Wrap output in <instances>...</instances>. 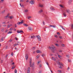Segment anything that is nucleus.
<instances>
[{"mask_svg":"<svg viewBox=\"0 0 73 73\" xmlns=\"http://www.w3.org/2000/svg\"><path fill=\"white\" fill-rule=\"evenodd\" d=\"M32 59H30V67H31L32 69H34V67H35V65L34 64L35 63L33 62V64L31 65L32 63Z\"/></svg>","mask_w":73,"mask_h":73,"instance_id":"f257e3e1","label":"nucleus"},{"mask_svg":"<svg viewBox=\"0 0 73 73\" xmlns=\"http://www.w3.org/2000/svg\"><path fill=\"white\" fill-rule=\"evenodd\" d=\"M55 47H54V46H52V47H49V49L50 50H51L53 52V53H54V50L56 51L57 50L56 49H55Z\"/></svg>","mask_w":73,"mask_h":73,"instance_id":"f03ea898","label":"nucleus"},{"mask_svg":"<svg viewBox=\"0 0 73 73\" xmlns=\"http://www.w3.org/2000/svg\"><path fill=\"white\" fill-rule=\"evenodd\" d=\"M36 37H37L38 41H41V37H40L39 35L36 36Z\"/></svg>","mask_w":73,"mask_h":73,"instance_id":"7ed1b4c3","label":"nucleus"},{"mask_svg":"<svg viewBox=\"0 0 73 73\" xmlns=\"http://www.w3.org/2000/svg\"><path fill=\"white\" fill-rule=\"evenodd\" d=\"M30 3L31 4L33 5V4H35V2H34L33 0H31L30 2Z\"/></svg>","mask_w":73,"mask_h":73,"instance_id":"20e7f679","label":"nucleus"},{"mask_svg":"<svg viewBox=\"0 0 73 73\" xmlns=\"http://www.w3.org/2000/svg\"><path fill=\"white\" fill-rule=\"evenodd\" d=\"M23 20H22L21 22H18L17 23V24L18 25H20V24H23Z\"/></svg>","mask_w":73,"mask_h":73,"instance_id":"39448f33","label":"nucleus"},{"mask_svg":"<svg viewBox=\"0 0 73 73\" xmlns=\"http://www.w3.org/2000/svg\"><path fill=\"white\" fill-rule=\"evenodd\" d=\"M17 33H21V32H22L23 33H24V32L23 31H22L21 30H18L17 32Z\"/></svg>","mask_w":73,"mask_h":73,"instance_id":"423d86ee","label":"nucleus"},{"mask_svg":"<svg viewBox=\"0 0 73 73\" xmlns=\"http://www.w3.org/2000/svg\"><path fill=\"white\" fill-rule=\"evenodd\" d=\"M36 52L37 53H42L41 52L40 50H38L36 51Z\"/></svg>","mask_w":73,"mask_h":73,"instance_id":"0eeeda50","label":"nucleus"},{"mask_svg":"<svg viewBox=\"0 0 73 73\" xmlns=\"http://www.w3.org/2000/svg\"><path fill=\"white\" fill-rule=\"evenodd\" d=\"M50 10L51 11H54V8L53 7H51L50 8Z\"/></svg>","mask_w":73,"mask_h":73,"instance_id":"6e6552de","label":"nucleus"},{"mask_svg":"<svg viewBox=\"0 0 73 73\" xmlns=\"http://www.w3.org/2000/svg\"><path fill=\"white\" fill-rule=\"evenodd\" d=\"M30 68L29 67L27 70V73H30Z\"/></svg>","mask_w":73,"mask_h":73,"instance_id":"1a4fd4ad","label":"nucleus"},{"mask_svg":"<svg viewBox=\"0 0 73 73\" xmlns=\"http://www.w3.org/2000/svg\"><path fill=\"white\" fill-rule=\"evenodd\" d=\"M42 12H43L42 10V9H41L38 12V13H42Z\"/></svg>","mask_w":73,"mask_h":73,"instance_id":"9d476101","label":"nucleus"},{"mask_svg":"<svg viewBox=\"0 0 73 73\" xmlns=\"http://www.w3.org/2000/svg\"><path fill=\"white\" fill-rule=\"evenodd\" d=\"M28 55L26 54L25 56V59L26 60H28Z\"/></svg>","mask_w":73,"mask_h":73,"instance_id":"9b49d317","label":"nucleus"},{"mask_svg":"<svg viewBox=\"0 0 73 73\" xmlns=\"http://www.w3.org/2000/svg\"><path fill=\"white\" fill-rule=\"evenodd\" d=\"M66 12L68 13H70V11L68 9L66 10Z\"/></svg>","mask_w":73,"mask_h":73,"instance_id":"f8f14e48","label":"nucleus"},{"mask_svg":"<svg viewBox=\"0 0 73 73\" xmlns=\"http://www.w3.org/2000/svg\"><path fill=\"white\" fill-rule=\"evenodd\" d=\"M28 29L29 31H32V28L31 27H28Z\"/></svg>","mask_w":73,"mask_h":73,"instance_id":"ddd939ff","label":"nucleus"},{"mask_svg":"<svg viewBox=\"0 0 73 73\" xmlns=\"http://www.w3.org/2000/svg\"><path fill=\"white\" fill-rule=\"evenodd\" d=\"M65 12H64L63 13V15L64 17H66V14H65Z\"/></svg>","mask_w":73,"mask_h":73,"instance_id":"4468645a","label":"nucleus"},{"mask_svg":"<svg viewBox=\"0 0 73 73\" xmlns=\"http://www.w3.org/2000/svg\"><path fill=\"white\" fill-rule=\"evenodd\" d=\"M44 18L45 19H48V16L45 15V17H44Z\"/></svg>","mask_w":73,"mask_h":73,"instance_id":"2eb2a0df","label":"nucleus"},{"mask_svg":"<svg viewBox=\"0 0 73 73\" xmlns=\"http://www.w3.org/2000/svg\"><path fill=\"white\" fill-rule=\"evenodd\" d=\"M60 27H61L62 28V29H63V30H64V31L65 30V29H64V28H63V26H60Z\"/></svg>","mask_w":73,"mask_h":73,"instance_id":"dca6fc26","label":"nucleus"},{"mask_svg":"<svg viewBox=\"0 0 73 73\" xmlns=\"http://www.w3.org/2000/svg\"><path fill=\"white\" fill-rule=\"evenodd\" d=\"M52 59L53 61H56V59H55V58L54 57H52Z\"/></svg>","mask_w":73,"mask_h":73,"instance_id":"f3484780","label":"nucleus"},{"mask_svg":"<svg viewBox=\"0 0 73 73\" xmlns=\"http://www.w3.org/2000/svg\"><path fill=\"white\" fill-rule=\"evenodd\" d=\"M27 18L28 19H31V18H32V17L31 16H29L27 17Z\"/></svg>","mask_w":73,"mask_h":73,"instance_id":"a211bd4d","label":"nucleus"},{"mask_svg":"<svg viewBox=\"0 0 73 73\" xmlns=\"http://www.w3.org/2000/svg\"><path fill=\"white\" fill-rule=\"evenodd\" d=\"M23 25L24 26H25V27H27L28 26V25L26 24H23Z\"/></svg>","mask_w":73,"mask_h":73,"instance_id":"6ab92c4d","label":"nucleus"},{"mask_svg":"<svg viewBox=\"0 0 73 73\" xmlns=\"http://www.w3.org/2000/svg\"><path fill=\"white\" fill-rule=\"evenodd\" d=\"M35 37H36V36H35L34 35L33 36H31V38H35Z\"/></svg>","mask_w":73,"mask_h":73,"instance_id":"aec40b11","label":"nucleus"},{"mask_svg":"<svg viewBox=\"0 0 73 73\" xmlns=\"http://www.w3.org/2000/svg\"><path fill=\"white\" fill-rule=\"evenodd\" d=\"M45 56H46V55L45 54H43L42 55V57H45Z\"/></svg>","mask_w":73,"mask_h":73,"instance_id":"412c9836","label":"nucleus"},{"mask_svg":"<svg viewBox=\"0 0 73 73\" xmlns=\"http://www.w3.org/2000/svg\"><path fill=\"white\" fill-rule=\"evenodd\" d=\"M13 66L11 68V69H14L15 68V67H16V66Z\"/></svg>","mask_w":73,"mask_h":73,"instance_id":"4be33fe9","label":"nucleus"},{"mask_svg":"<svg viewBox=\"0 0 73 73\" xmlns=\"http://www.w3.org/2000/svg\"><path fill=\"white\" fill-rule=\"evenodd\" d=\"M3 40H4V39L3 38V37H2L1 40V42H2V41H3Z\"/></svg>","mask_w":73,"mask_h":73,"instance_id":"5701e85b","label":"nucleus"},{"mask_svg":"<svg viewBox=\"0 0 73 73\" xmlns=\"http://www.w3.org/2000/svg\"><path fill=\"white\" fill-rule=\"evenodd\" d=\"M39 6L40 7H43V5H42L40 4Z\"/></svg>","mask_w":73,"mask_h":73,"instance_id":"b1692460","label":"nucleus"},{"mask_svg":"<svg viewBox=\"0 0 73 73\" xmlns=\"http://www.w3.org/2000/svg\"><path fill=\"white\" fill-rule=\"evenodd\" d=\"M9 17L10 19H13V16H11L10 17Z\"/></svg>","mask_w":73,"mask_h":73,"instance_id":"393cba45","label":"nucleus"},{"mask_svg":"<svg viewBox=\"0 0 73 73\" xmlns=\"http://www.w3.org/2000/svg\"><path fill=\"white\" fill-rule=\"evenodd\" d=\"M5 10H4L2 12V14H4V13H5Z\"/></svg>","mask_w":73,"mask_h":73,"instance_id":"a878e982","label":"nucleus"},{"mask_svg":"<svg viewBox=\"0 0 73 73\" xmlns=\"http://www.w3.org/2000/svg\"><path fill=\"white\" fill-rule=\"evenodd\" d=\"M8 16H7L6 17H5V19H8Z\"/></svg>","mask_w":73,"mask_h":73,"instance_id":"bb28decb","label":"nucleus"},{"mask_svg":"<svg viewBox=\"0 0 73 73\" xmlns=\"http://www.w3.org/2000/svg\"><path fill=\"white\" fill-rule=\"evenodd\" d=\"M25 12H28V10H25Z\"/></svg>","mask_w":73,"mask_h":73,"instance_id":"cd10ccee","label":"nucleus"},{"mask_svg":"<svg viewBox=\"0 0 73 73\" xmlns=\"http://www.w3.org/2000/svg\"><path fill=\"white\" fill-rule=\"evenodd\" d=\"M12 33V31H9L8 32V34H9V33Z\"/></svg>","mask_w":73,"mask_h":73,"instance_id":"c85d7f7f","label":"nucleus"},{"mask_svg":"<svg viewBox=\"0 0 73 73\" xmlns=\"http://www.w3.org/2000/svg\"><path fill=\"white\" fill-rule=\"evenodd\" d=\"M72 3V0H70L68 2V3Z\"/></svg>","mask_w":73,"mask_h":73,"instance_id":"c756f323","label":"nucleus"},{"mask_svg":"<svg viewBox=\"0 0 73 73\" xmlns=\"http://www.w3.org/2000/svg\"><path fill=\"white\" fill-rule=\"evenodd\" d=\"M57 63L58 64V65H61V63H60V62H57Z\"/></svg>","mask_w":73,"mask_h":73,"instance_id":"7c9ffc66","label":"nucleus"},{"mask_svg":"<svg viewBox=\"0 0 73 73\" xmlns=\"http://www.w3.org/2000/svg\"><path fill=\"white\" fill-rule=\"evenodd\" d=\"M42 72V70H40L39 71L38 73H41Z\"/></svg>","mask_w":73,"mask_h":73,"instance_id":"2f4dec72","label":"nucleus"},{"mask_svg":"<svg viewBox=\"0 0 73 73\" xmlns=\"http://www.w3.org/2000/svg\"><path fill=\"white\" fill-rule=\"evenodd\" d=\"M4 28H3L1 30V32H3L4 31Z\"/></svg>","mask_w":73,"mask_h":73,"instance_id":"473e14b6","label":"nucleus"},{"mask_svg":"<svg viewBox=\"0 0 73 73\" xmlns=\"http://www.w3.org/2000/svg\"><path fill=\"white\" fill-rule=\"evenodd\" d=\"M71 29H73V25L72 24L71 25Z\"/></svg>","mask_w":73,"mask_h":73,"instance_id":"72a5a7b5","label":"nucleus"},{"mask_svg":"<svg viewBox=\"0 0 73 73\" xmlns=\"http://www.w3.org/2000/svg\"><path fill=\"white\" fill-rule=\"evenodd\" d=\"M17 70L16 69H15V73H17Z\"/></svg>","mask_w":73,"mask_h":73,"instance_id":"f704fd0d","label":"nucleus"},{"mask_svg":"<svg viewBox=\"0 0 73 73\" xmlns=\"http://www.w3.org/2000/svg\"><path fill=\"white\" fill-rule=\"evenodd\" d=\"M58 57H59V58H61V56L59 55H58Z\"/></svg>","mask_w":73,"mask_h":73,"instance_id":"c9c22d12","label":"nucleus"},{"mask_svg":"<svg viewBox=\"0 0 73 73\" xmlns=\"http://www.w3.org/2000/svg\"><path fill=\"white\" fill-rule=\"evenodd\" d=\"M66 56L67 57H68V58H69V55H66Z\"/></svg>","mask_w":73,"mask_h":73,"instance_id":"e433bc0d","label":"nucleus"},{"mask_svg":"<svg viewBox=\"0 0 73 73\" xmlns=\"http://www.w3.org/2000/svg\"><path fill=\"white\" fill-rule=\"evenodd\" d=\"M55 45L56 46H58V47H59V45L58 44H56Z\"/></svg>","mask_w":73,"mask_h":73,"instance_id":"4c0bfd02","label":"nucleus"},{"mask_svg":"<svg viewBox=\"0 0 73 73\" xmlns=\"http://www.w3.org/2000/svg\"><path fill=\"white\" fill-rule=\"evenodd\" d=\"M21 7H22V8H24V5H21Z\"/></svg>","mask_w":73,"mask_h":73,"instance_id":"58836bf2","label":"nucleus"},{"mask_svg":"<svg viewBox=\"0 0 73 73\" xmlns=\"http://www.w3.org/2000/svg\"><path fill=\"white\" fill-rule=\"evenodd\" d=\"M62 46L63 47H65V44H62Z\"/></svg>","mask_w":73,"mask_h":73,"instance_id":"ea45409f","label":"nucleus"},{"mask_svg":"<svg viewBox=\"0 0 73 73\" xmlns=\"http://www.w3.org/2000/svg\"><path fill=\"white\" fill-rule=\"evenodd\" d=\"M58 72L59 73H61V70H58Z\"/></svg>","mask_w":73,"mask_h":73,"instance_id":"a19ab883","label":"nucleus"},{"mask_svg":"<svg viewBox=\"0 0 73 73\" xmlns=\"http://www.w3.org/2000/svg\"><path fill=\"white\" fill-rule=\"evenodd\" d=\"M60 7H61V8H64V6H63L62 5H60Z\"/></svg>","mask_w":73,"mask_h":73,"instance_id":"79ce46f5","label":"nucleus"},{"mask_svg":"<svg viewBox=\"0 0 73 73\" xmlns=\"http://www.w3.org/2000/svg\"><path fill=\"white\" fill-rule=\"evenodd\" d=\"M58 51L59 52H62V51L61 50H58Z\"/></svg>","mask_w":73,"mask_h":73,"instance_id":"37998d69","label":"nucleus"},{"mask_svg":"<svg viewBox=\"0 0 73 73\" xmlns=\"http://www.w3.org/2000/svg\"><path fill=\"white\" fill-rule=\"evenodd\" d=\"M52 27L53 28H56V25H53Z\"/></svg>","mask_w":73,"mask_h":73,"instance_id":"c03bdc74","label":"nucleus"},{"mask_svg":"<svg viewBox=\"0 0 73 73\" xmlns=\"http://www.w3.org/2000/svg\"><path fill=\"white\" fill-rule=\"evenodd\" d=\"M5 23H6V22H5V21L3 23V24H5Z\"/></svg>","mask_w":73,"mask_h":73,"instance_id":"a18cd8bd","label":"nucleus"},{"mask_svg":"<svg viewBox=\"0 0 73 73\" xmlns=\"http://www.w3.org/2000/svg\"><path fill=\"white\" fill-rule=\"evenodd\" d=\"M43 25H45V22L44 21H43Z\"/></svg>","mask_w":73,"mask_h":73,"instance_id":"49530a36","label":"nucleus"},{"mask_svg":"<svg viewBox=\"0 0 73 73\" xmlns=\"http://www.w3.org/2000/svg\"><path fill=\"white\" fill-rule=\"evenodd\" d=\"M15 28H17V24H15Z\"/></svg>","mask_w":73,"mask_h":73,"instance_id":"de8ad7c7","label":"nucleus"},{"mask_svg":"<svg viewBox=\"0 0 73 73\" xmlns=\"http://www.w3.org/2000/svg\"><path fill=\"white\" fill-rule=\"evenodd\" d=\"M10 27V26L9 25H8L7 28H9Z\"/></svg>","mask_w":73,"mask_h":73,"instance_id":"09e8293b","label":"nucleus"},{"mask_svg":"<svg viewBox=\"0 0 73 73\" xmlns=\"http://www.w3.org/2000/svg\"><path fill=\"white\" fill-rule=\"evenodd\" d=\"M59 37L61 39H62V36H59Z\"/></svg>","mask_w":73,"mask_h":73,"instance_id":"8fccbe9b","label":"nucleus"},{"mask_svg":"<svg viewBox=\"0 0 73 73\" xmlns=\"http://www.w3.org/2000/svg\"><path fill=\"white\" fill-rule=\"evenodd\" d=\"M13 30V29L12 28H11L10 29V31H12Z\"/></svg>","mask_w":73,"mask_h":73,"instance_id":"3c124183","label":"nucleus"},{"mask_svg":"<svg viewBox=\"0 0 73 73\" xmlns=\"http://www.w3.org/2000/svg\"><path fill=\"white\" fill-rule=\"evenodd\" d=\"M54 36L55 37H56V38H57V36L56 35H54Z\"/></svg>","mask_w":73,"mask_h":73,"instance_id":"603ef678","label":"nucleus"},{"mask_svg":"<svg viewBox=\"0 0 73 73\" xmlns=\"http://www.w3.org/2000/svg\"><path fill=\"white\" fill-rule=\"evenodd\" d=\"M16 46V44H14V45H13L14 47Z\"/></svg>","mask_w":73,"mask_h":73,"instance_id":"864d4df0","label":"nucleus"},{"mask_svg":"<svg viewBox=\"0 0 73 73\" xmlns=\"http://www.w3.org/2000/svg\"><path fill=\"white\" fill-rule=\"evenodd\" d=\"M46 64L48 65V66H49V64H48V62H46Z\"/></svg>","mask_w":73,"mask_h":73,"instance_id":"5fc2aeb1","label":"nucleus"},{"mask_svg":"<svg viewBox=\"0 0 73 73\" xmlns=\"http://www.w3.org/2000/svg\"><path fill=\"white\" fill-rule=\"evenodd\" d=\"M15 39L17 41L18 40V38L17 37H15Z\"/></svg>","mask_w":73,"mask_h":73,"instance_id":"6e6d98bb","label":"nucleus"},{"mask_svg":"<svg viewBox=\"0 0 73 73\" xmlns=\"http://www.w3.org/2000/svg\"><path fill=\"white\" fill-rule=\"evenodd\" d=\"M35 47H34L33 48H32V49L33 50H35Z\"/></svg>","mask_w":73,"mask_h":73,"instance_id":"4d7b16f0","label":"nucleus"},{"mask_svg":"<svg viewBox=\"0 0 73 73\" xmlns=\"http://www.w3.org/2000/svg\"><path fill=\"white\" fill-rule=\"evenodd\" d=\"M4 0H1V3H3V2L4 1Z\"/></svg>","mask_w":73,"mask_h":73,"instance_id":"13d9d810","label":"nucleus"},{"mask_svg":"<svg viewBox=\"0 0 73 73\" xmlns=\"http://www.w3.org/2000/svg\"><path fill=\"white\" fill-rule=\"evenodd\" d=\"M5 49H8V46H7L6 47Z\"/></svg>","mask_w":73,"mask_h":73,"instance_id":"bf43d9fd","label":"nucleus"},{"mask_svg":"<svg viewBox=\"0 0 73 73\" xmlns=\"http://www.w3.org/2000/svg\"><path fill=\"white\" fill-rule=\"evenodd\" d=\"M41 66H41V65H40V66H39V68H41Z\"/></svg>","mask_w":73,"mask_h":73,"instance_id":"052dcab7","label":"nucleus"},{"mask_svg":"<svg viewBox=\"0 0 73 73\" xmlns=\"http://www.w3.org/2000/svg\"><path fill=\"white\" fill-rule=\"evenodd\" d=\"M11 56H13V52H12L11 54Z\"/></svg>","mask_w":73,"mask_h":73,"instance_id":"680f3d73","label":"nucleus"},{"mask_svg":"<svg viewBox=\"0 0 73 73\" xmlns=\"http://www.w3.org/2000/svg\"><path fill=\"white\" fill-rule=\"evenodd\" d=\"M68 62H70V61H71L69 59H68Z\"/></svg>","mask_w":73,"mask_h":73,"instance_id":"e2e57ef3","label":"nucleus"},{"mask_svg":"<svg viewBox=\"0 0 73 73\" xmlns=\"http://www.w3.org/2000/svg\"><path fill=\"white\" fill-rule=\"evenodd\" d=\"M7 57H8V55H6L5 56V58H7Z\"/></svg>","mask_w":73,"mask_h":73,"instance_id":"0e129e2a","label":"nucleus"},{"mask_svg":"<svg viewBox=\"0 0 73 73\" xmlns=\"http://www.w3.org/2000/svg\"><path fill=\"white\" fill-rule=\"evenodd\" d=\"M59 68L60 69H61V68H62V67H61V66H60V67H59Z\"/></svg>","mask_w":73,"mask_h":73,"instance_id":"69168bd1","label":"nucleus"},{"mask_svg":"<svg viewBox=\"0 0 73 73\" xmlns=\"http://www.w3.org/2000/svg\"><path fill=\"white\" fill-rule=\"evenodd\" d=\"M39 57H38V56H37L36 57V58H38Z\"/></svg>","mask_w":73,"mask_h":73,"instance_id":"338daca9","label":"nucleus"},{"mask_svg":"<svg viewBox=\"0 0 73 73\" xmlns=\"http://www.w3.org/2000/svg\"><path fill=\"white\" fill-rule=\"evenodd\" d=\"M57 34H58V35H60V33H57Z\"/></svg>","mask_w":73,"mask_h":73,"instance_id":"774afa93","label":"nucleus"}]
</instances>
